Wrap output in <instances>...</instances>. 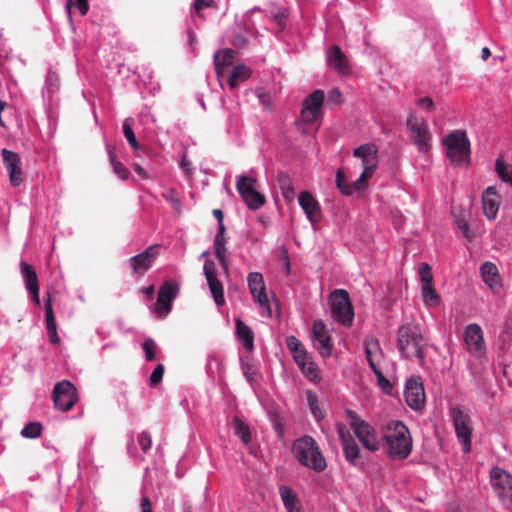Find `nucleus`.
Instances as JSON below:
<instances>
[{
    "mask_svg": "<svg viewBox=\"0 0 512 512\" xmlns=\"http://www.w3.org/2000/svg\"><path fill=\"white\" fill-rule=\"evenodd\" d=\"M447 157L456 165L465 163L469 158L470 143L464 131L455 130L444 139Z\"/></svg>",
    "mask_w": 512,
    "mask_h": 512,
    "instance_id": "nucleus-5",
    "label": "nucleus"
},
{
    "mask_svg": "<svg viewBox=\"0 0 512 512\" xmlns=\"http://www.w3.org/2000/svg\"><path fill=\"white\" fill-rule=\"evenodd\" d=\"M417 105L421 108H424L428 111H431L434 109V102L430 97H422L418 99Z\"/></svg>",
    "mask_w": 512,
    "mask_h": 512,
    "instance_id": "nucleus-54",
    "label": "nucleus"
},
{
    "mask_svg": "<svg viewBox=\"0 0 512 512\" xmlns=\"http://www.w3.org/2000/svg\"><path fill=\"white\" fill-rule=\"evenodd\" d=\"M279 495L287 512H300L301 504L293 489L287 485L279 487Z\"/></svg>",
    "mask_w": 512,
    "mask_h": 512,
    "instance_id": "nucleus-28",
    "label": "nucleus"
},
{
    "mask_svg": "<svg viewBox=\"0 0 512 512\" xmlns=\"http://www.w3.org/2000/svg\"><path fill=\"white\" fill-rule=\"evenodd\" d=\"M203 270L216 305H222L224 303V291L221 282L216 277L215 262L211 259L206 260Z\"/></svg>",
    "mask_w": 512,
    "mask_h": 512,
    "instance_id": "nucleus-21",
    "label": "nucleus"
},
{
    "mask_svg": "<svg viewBox=\"0 0 512 512\" xmlns=\"http://www.w3.org/2000/svg\"><path fill=\"white\" fill-rule=\"evenodd\" d=\"M134 170L136 171V173L143 177V178H147V174L145 172V170L138 164L134 165Z\"/></svg>",
    "mask_w": 512,
    "mask_h": 512,
    "instance_id": "nucleus-63",
    "label": "nucleus"
},
{
    "mask_svg": "<svg viewBox=\"0 0 512 512\" xmlns=\"http://www.w3.org/2000/svg\"><path fill=\"white\" fill-rule=\"evenodd\" d=\"M353 156L360 159L362 163L363 171L359 178L352 184H346L344 173L341 170H338L336 173L337 187L345 195H351L354 190H362L378 165V149L373 143H366L355 148Z\"/></svg>",
    "mask_w": 512,
    "mask_h": 512,
    "instance_id": "nucleus-1",
    "label": "nucleus"
},
{
    "mask_svg": "<svg viewBox=\"0 0 512 512\" xmlns=\"http://www.w3.org/2000/svg\"><path fill=\"white\" fill-rule=\"evenodd\" d=\"M292 453L302 466L315 472H322L327 467L326 459L318 443L309 435H304L294 441Z\"/></svg>",
    "mask_w": 512,
    "mask_h": 512,
    "instance_id": "nucleus-3",
    "label": "nucleus"
},
{
    "mask_svg": "<svg viewBox=\"0 0 512 512\" xmlns=\"http://www.w3.org/2000/svg\"><path fill=\"white\" fill-rule=\"evenodd\" d=\"M1 155L9 175L10 183L15 187L19 186L23 181L20 156L6 148L2 149Z\"/></svg>",
    "mask_w": 512,
    "mask_h": 512,
    "instance_id": "nucleus-20",
    "label": "nucleus"
},
{
    "mask_svg": "<svg viewBox=\"0 0 512 512\" xmlns=\"http://www.w3.org/2000/svg\"><path fill=\"white\" fill-rule=\"evenodd\" d=\"M490 482L501 504L512 509V475L500 467H494L490 472Z\"/></svg>",
    "mask_w": 512,
    "mask_h": 512,
    "instance_id": "nucleus-6",
    "label": "nucleus"
},
{
    "mask_svg": "<svg viewBox=\"0 0 512 512\" xmlns=\"http://www.w3.org/2000/svg\"><path fill=\"white\" fill-rule=\"evenodd\" d=\"M450 415L453 420L457 439L462 445L463 452L469 453L471 451V438L473 432L471 417L461 407L451 408Z\"/></svg>",
    "mask_w": 512,
    "mask_h": 512,
    "instance_id": "nucleus-8",
    "label": "nucleus"
},
{
    "mask_svg": "<svg viewBox=\"0 0 512 512\" xmlns=\"http://www.w3.org/2000/svg\"><path fill=\"white\" fill-rule=\"evenodd\" d=\"M421 279V296L423 303L427 307H438L441 304L440 295L432 285L431 267L427 263H422L419 268Z\"/></svg>",
    "mask_w": 512,
    "mask_h": 512,
    "instance_id": "nucleus-17",
    "label": "nucleus"
},
{
    "mask_svg": "<svg viewBox=\"0 0 512 512\" xmlns=\"http://www.w3.org/2000/svg\"><path fill=\"white\" fill-rule=\"evenodd\" d=\"M298 367L310 381L317 383L321 380L319 368L313 362L312 358L305 362L303 366Z\"/></svg>",
    "mask_w": 512,
    "mask_h": 512,
    "instance_id": "nucleus-37",
    "label": "nucleus"
},
{
    "mask_svg": "<svg viewBox=\"0 0 512 512\" xmlns=\"http://www.w3.org/2000/svg\"><path fill=\"white\" fill-rule=\"evenodd\" d=\"M235 55V50L230 48L219 50L214 54V66L218 75H221L225 68L232 64Z\"/></svg>",
    "mask_w": 512,
    "mask_h": 512,
    "instance_id": "nucleus-32",
    "label": "nucleus"
},
{
    "mask_svg": "<svg viewBox=\"0 0 512 512\" xmlns=\"http://www.w3.org/2000/svg\"><path fill=\"white\" fill-rule=\"evenodd\" d=\"M47 333H48L49 340H50L51 343L57 344V343L60 342V338H59V336L57 334V328L47 330Z\"/></svg>",
    "mask_w": 512,
    "mask_h": 512,
    "instance_id": "nucleus-58",
    "label": "nucleus"
},
{
    "mask_svg": "<svg viewBox=\"0 0 512 512\" xmlns=\"http://www.w3.org/2000/svg\"><path fill=\"white\" fill-rule=\"evenodd\" d=\"M404 397L407 405L415 410H422L425 406V391L421 377L412 376L405 382Z\"/></svg>",
    "mask_w": 512,
    "mask_h": 512,
    "instance_id": "nucleus-15",
    "label": "nucleus"
},
{
    "mask_svg": "<svg viewBox=\"0 0 512 512\" xmlns=\"http://www.w3.org/2000/svg\"><path fill=\"white\" fill-rule=\"evenodd\" d=\"M286 344L292 355L305 348L301 341L293 335L287 337Z\"/></svg>",
    "mask_w": 512,
    "mask_h": 512,
    "instance_id": "nucleus-49",
    "label": "nucleus"
},
{
    "mask_svg": "<svg viewBox=\"0 0 512 512\" xmlns=\"http://www.w3.org/2000/svg\"><path fill=\"white\" fill-rule=\"evenodd\" d=\"M74 5H75V3L73 2V0H67L65 3V8H66L69 19H71V9Z\"/></svg>",
    "mask_w": 512,
    "mask_h": 512,
    "instance_id": "nucleus-64",
    "label": "nucleus"
},
{
    "mask_svg": "<svg viewBox=\"0 0 512 512\" xmlns=\"http://www.w3.org/2000/svg\"><path fill=\"white\" fill-rule=\"evenodd\" d=\"M327 61L331 68L340 74L349 72L348 60L339 46L333 45L327 52Z\"/></svg>",
    "mask_w": 512,
    "mask_h": 512,
    "instance_id": "nucleus-27",
    "label": "nucleus"
},
{
    "mask_svg": "<svg viewBox=\"0 0 512 512\" xmlns=\"http://www.w3.org/2000/svg\"><path fill=\"white\" fill-rule=\"evenodd\" d=\"M248 287L254 301L263 310V315L272 316L270 301L266 293V286L263 276L259 272H251L248 274Z\"/></svg>",
    "mask_w": 512,
    "mask_h": 512,
    "instance_id": "nucleus-13",
    "label": "nucleus"
},
{
    "mask_svg": "<svg viewBox=\"0 0 512 512\" xmlns=\"http://www.w3.org/2000/svg\"><path fill=\"white\" fill-rule=\"evenodd\" d=\"M133 123H134V119L133 118H131V117L126 118L124 123H123V133H124V136L127 139L128 143L131 145V147L134 150H138L139 149V144L137 142L136 136H135V134L133 132V129H132Z\"/></svg>",
    "mask_w": 512,
    "mask_h": 512,
    "instance_id": "nucleus-40",
    "label": "nucleus"
},
{
    "mask_svg": "<svg viewBox=\"0 0 512 512\" xmlns=\"http://www.w3.org/2000/svg\"><path fill=\"white\" fill-rule=\"evenodd\" d=\"M372 371L375 374V376L377 377V383H378L379 387L385 393H389L392 390L391 383L387 378H385V376L383 375L380 368L378 367V368L372 369Z\"/></svg>",
    "mask_w": 512,
    "mask_h": 512,
    "instance_id": "nucleus-45",
    "label": "nucleus"
},
{
    "mask_svg": "<svg viewBox=\"0 0 512 512\" xmlns=\"http://www.w3.org/2000/svg\"><path fill=\"white\" fill-rule=\"evenodd\" d=\"M213 0H195L194 1V9L196 12H200L204 8L213 6Z\"/></svg>",
    "mask_w": 512,
    "mask_h": 512,
    "instance_id": "nucleus-55",
    "label": "nucleus"
},
{
    "mask_svg": "<svg viewBox=\"0 0 512 512\" xmlns=\"http://www.w3.org/2000/svg\"><path fill=\"white\" fill-rule=\"evenodd\" d=\"M232 427L234 429V433L241 439V441L245 445H248L251 441V432L249 426L239 417H234L232 420Z\"/></svg>",
    "mask_w": 512,
    "mask_h": 512,
    "instance_id": "nucleus-34",
    "label": "nucleus"
},
{
    "mask_svg": "<svg viewBox=\"0 0 512 512\" xmlns=\"http://www.w3.org/2000/svg\"><path fill=\"white\" fill-rule=\"evenodd\" d=\"M46 84H47V87L48 89H52L53 91L57 89V78L54 74L52 73H49L47 78H46Z\"/></svg>",
    "mask_w": 512,
    "mask_h": 512,
    "instance_id": "nucleus-57",
    "label": "nucleus"
},
{
    "mask_svg": "<svg viewBox=\"0 0 512 512\" xmlns=\"http://www.w3.org/2000/svg\"><path fill=\"white\" fill-rule=\"evenodd\" d=\"M364 349L371 370L378 368L383 359V352L379 341L374 337H367L364 341Z\"/></svg>",
    "mask_w": 512,
    "mask_h": 512,
    "instance_id": "nucleus-25",
    "label": "nucleus"
},
{
    "mask_svg": "<svg viewBox=\"0 0 512 512\" xmlns=\"http://www.w3.org/2000/svg\"><path fill=\"white\" fill-rule=\"evenodd\" d=\"M307 403L311 410V413L317 420H321L324 417V414L319 406V400L316 393L313 391L306 392Z\"/></svg>",
    "mask_w": 512,
    "mask_h": 512,
    "instance_id": "nucleus-39",
    "label": "nucleus"
},
{
    "mask_svg": "<svg viewBox=\"0 0 512 512\" xmlns=\"http://www.w3.org/2000/svg\"><path fill=\"white\" fill-rule=\"evenodd\" d=\"M52 398L56 409L69 411L78 401L77 389L68 380L60 381L54 386Z\"/></svg>",
    "mask_w": 512,
    "mask_h": 512,
    "instance_id": "nucleus-12",
    "label": "nucleus"
},
{
    "mask_svg": "<svg viewBox=\"0 0 512 512\" xmlns=\"http://www.w3.org/2000/svg\"><path fill=\"white\" fill-rule=\"evenodd\" d=\"M42 425L39 422H30L26 424L20 434L24 438L36 439L41 435Z\"/></svg>",
    "mask_w": 512,
    "mask_h": 512,
    "instance_id": "nucleus-42",
    "label": "nucleus"
},
{
    "mask_svg": "<svg viewBox=\"0 0 512 512\" xmlns=\"http://www.w3.org/2000/svg\"><path fill=\"white\" fill-rule=\"evenodd\" d=\"M495 171L503 182L512 187V165L505 164L502 158H498L495 163Z\"/></svg>",
    "mask_w": 512,
    "mask_h": 512,
    "instance_id": "nucleus-36",
    "label": "nucleus"
},
{
    "mask_svg": "<svg viewBox=\"0 0 512 512\" xmlns=\"http://www.w3.org/2000/svg\"><path fill=\"white\" fill-rule=\"evenodd\" d=\"M142 348L147 361H153L156 359L157 344L152 338H147L142 344Z\"/></svg>",
    "mask_w": 512,
    "mask_h": 512,
    "instance_id": "nucleus-44",
    "label": "nucleus"
},
{
    "mask_svg": "<svg viewBox=\"0 0 512 512\" xmlns=\"http://www.w3.org/2000/svg\"><path fill=\"white\" fill-rule=\"evenodd\" d=\"M159 254V246L151 245L144 252L129 259L133 274L143 276L153 265Z\"/></svg>",
    "mask_w": 512,
    "mask_h": 512,
    "instance_id": "nucleus-18",
    "label": "nucleus"
},
{
    "mask_svg": "<svg viewBox=\"0 0 512 512\" xmlns=\"http://www.w3.org/2000/svg\"><path fill=\"white\" fill-rule=\"evenodd\" d=\"M256 180L252 177L244 175L237 176L236 188L240 196H244L250 191L255 190Z\"/></svg>",
    "mask_w": 512,
    "mask_h": 512,
    "instance_id": "nucleus-38",
    "label": "nucleus"
},
{
    "mask_svg": "<svg viewBox=\"0 0 512 512\" xmlns=\"http://www.w3.org/2000/svg\"><path fill=\"white\" fill-rule=\"evenodd\" d=\"M407 129L410 139L420 153L427 154L431 149V138L429 127L426 121L410 114L407 118Z\"/></svg>",
    "mask_w": 512,
    "mask_h": 512,
    "instance_id": "nucleus-7",
    "label": "nucleus"
},
{
    "mask_svg": "<svg viewBox=\"0 0 512 512\" xmlns=\"http://www.w3.org/2000/svg\"><path fill=\"white\" fill-rule=\"evenodd\" d=\"M330 305L333 318L344 326L353 322L354 312L349 294L343 289H336L330 296Z\"/></svg>",
    "mask_w": 512,
    "mask_h": 512,
    "instance_id": "nucleus-9",
    "label": "nucleus"
},
{
    "mask_svg": "<svg viewBox=\"0 0 512 512\" xmlns=\"http://www.w3.org/2000/svg\"><path fill=\"white\" fill-rule=\"evenodd\" d=\"M245 43H246V39L243 36H241V35L235 36L234 41H233V44L235 46H243Z\"/></svg>",
    "mask_w": 512,
    "mask_h": 512,
    "instance_id": "nucleus-61",
    "label": "nucleus"
},
{
    "mask_svg": "<svg viewBox=\"0 0 512 512\" xmlns=\"http://www.w3.org/2000/svg\"><path fill=\"white\" fill-rule=\"evenodd\" d=\"M142 512H152L151 502L148 497L143 496L141 499Z\"/></svg>",
    "mask_w": 512,
    "mask_h": 512,
    "instance_id": "nucleus-59",
    "label": "nucleus"
},
{
    "mask_svg": "<svg viewBox=\"0 0 512 512\" xmlns=\"http://www.w3.org/2000/svg\"><path fill=\"white\" fill-rule=\"evenodd\" d=\"M241 369L246 377V379L252 383L254 381V376L256 374V370L254 368V365L249 361L245 360L244 358L241 359Z\"/></svg>",
    "mask_w": 512,
    "mask_h": 512,
    "instance_id": "nucleus-46",
    "label": "nucleus"
},
{
    "mask_svg": "<svg viewBox=\"0 0 512 512\" xmlns=\"http://www.w3.org/2000/svg\"><path fill=\"white\" fill-rule=\"evenodd\" d=\"M76 7L81 15H86L89 11L88 0H76Z\"/></svg>",
    "mask_w": 512,
    "mask_h": 512,
    "instance_id": "nucleus-56",
    "label": "nucleus"
},
{
    "mask_svg": "<svg viewBox=\"0 0 512 512\" xmlns=\"http://www.w3.org/2000/svg\"><path fill=\"white\" fill-rule=\"evenodd\" d=\"M251 76V69L245 65H236L232 68L228 84L231 89H236L239 83L246 81Z\"/></svg>",
    "mask_w": 512,
    "mask_h": 512,
    "instance_id": "nucleus-33",
    "label": "nucleus"
},
{
    "mask_svg": "<svg viewBox=\"0 0 512 512\" xmlns=\"http://www.w3.org/2000/svg\"><path fill=\"white\" fill-rule=\"evenodd\" d=\"M482 204L484 215L489 220H494L497 216L500 206V195L493 186L487 187L482 194Z\"/></svg>",
    "mask_w": 512,
    "mask_h": 512,
    "instance_id": "nucleus-24",
    "label": "nucleus"
},
{
    "mask_svg": "<svg viewBox=\"0 0 512 512\" xmlns=\"http://www.w3.org/2000/svg\"><path fill=\"white\" fill-rule=\"evenodd\" d=\"M180 169L186 175V177L190 178L193 175V168L191 162L188 160L185 153L182 154L181 160L179 163Z\"/></svg>",
    "mask_w": 512,
    "mask_h": 512,
    "instance_id": "nucleus-51",
    "label": "nucleus"
},
{
    "mask_svg": "<svg viewBox=\"0 0 512 512\" xmlns=\"http://www.w3.org/2000/svg\"><path fill=\"white\" fill-rule=\"evenodd\" d=\"M324 100V91L320 89L313 91L304 99L301 109V117L306 124H312L322 117Z\"/></svg>",
    "mask_w": 512,
    "mask_h": 512,
    "instance_id": "nucleus-14",
    "label": "nucleus"
},
{
    "mask_svg": "<svg viewBox=\"0 0 512 512\" xmlns=\"http://www.w3.org/2000/svg\"><path fill=\"white\" fill-rule=\"evenodd\" d=\"M21 275L25 282V287L29 291L32 301L40 305L39 285L36 271L28 263L22 261L20 264Z\"/></svg>",
    "mask_w": 512,
    "mask_h": 512,
    "instance_id": "nucleus-22",
    "label": "nucleus"
},
{
    "mask_svg": "<svg viewBox=\"0 0 512 512\" xmlns=\"http://www.w3.org/2000/svg\"><path fill=\"white\" fill-rule=\"evenodd\" d=\"M425 339L420 327L413 322H406L398 328L397 349L404 358H417L424 362Z\"/></svg>",
    "mask_w": 512,
    "mask_h": 512,
    "instance_id": "nucleus-2",
    "label": "nucleus"
},
{
    "mask_svg": "<svg viewBox=\"0 0 512 512\" xmlns=\"http://www.w3.org/2000/svg\"><path fill=\"white\" fill-rule=\"evenodd\" d=\"M179 292V286L176 282L165 281L158 293L155 305V313L159 318H165L172 309V302L175 300Z\"/></svg>",
    "mask_w": 512,
    "mask_h": 512,
    "instance_id": "nucleus-16",
    "label": "nucleus"
},
{
    "mask_svg": "<svg viewBox=\"0 0 512 512\" xmlns=\"http://www.w3.org/2000/svg\"><path fill=\"white\" fill-rule=\"evenodd\" d=\"M482 280L488 287L496 292L501 287L500 275L497 266L489 261L484 262L480 267Z\"/></svg>",
    "mask_w": 512,
    "mask_h": 512,
    "instance_id": "nucleus-26",
    "label": "nucleus"
},
{
    "mask_svg": "<svg viewBox=\"0 0 512 512\" xmlns=\"http://www.w3.org/2000/svg\"><path fill=\"white\" fill-rule=\"evenodd\" d=\"M312 341L322 357L332 353L331 336L322 320H315L312 325Z\"/></svg>",
    "mask_w": 512,
    "mask_h": 512,
    "instance_id": "nucleus-19",
    "label": "nucleus"
},
{
    "mask_svg": "<svg viewBox=\"0 0 512 512\" xmlns=\"http://www.w3.org/2000/svg\"><path fill=\"white\" fill-rule=\"evenodd\" d=\"M44 301L46 330L55 329L57 328V324L53 313L51 297L49 292L46 294V298Z\"/></svg>",
    "mask_w": 512,
    "mask_h": 512,
    "instance_id": "nucleus-41",
    "label": "nucleus"
},
{
    "mask_svg": "<svg viewBox=\"0 0 512 512\" xmlns=\"http://www.w3.org/2000/svg\"><path fill=\"white\" fill-rule=\"evenodd\" d=\"M154 291H155L154 285L143 287L141 289V292L144 293L149 298H151L153 296Z\"/></svg>",
    "mask_w": 512,
    "mask_h": 512,
    "instance_id": "nucleus-60",
    "label": "nucleus"
},
{
    "mask_svg": "<svg viewBox=\"0 0 512 512\" xmlns=\"http://www.w3.org/2000/svg\"><path fill=\"white\" fill-rule=\"evenodd\" d=\"M137 441H138V444H139L141 450L144 453H146L151 448L152 439H151V435L148 432L143 431V432L139 433L137 435Z\"/></svg>",
    "mask_w": 512,
    "mask_h": 512,
    "instance_id": "nucleus-48",
    "label": "nucleus"
},
{
    "mask_svg": "<svg viewBox=\"0 0 512 512\" xmlns=\"http://www.w3.org/2000/svg\"><path fill=\"white\" fill-rule=\"evenodd\" d=\"M463 340L468 353L477 360L485 358L487 348L482 328L477 323L468 324L463 333Z\"/></svg>",
    "mask_w": 512,
    "mask_h": 512,
    "instance_id": "nucleus-11",
    "label": "nucleus"
},
{
    "mask_svg": "<svg viewBox=\"0 0 512 512\" xmlns=\"http://www.w3.org/2000/svg\"><path fill=\"white\" fill-rule=\"evenodd\" d=\"M292 356L298 366H303L305 362L312 358L305 348L294 353Z\"/></svg>",
    "mask_w": 512,
    "mask_h": 512,
    "instance_id": "nucleus-52",
    "label": "nucleus"
},
{
    "mask_svg": "<svg viewBox=\"0 0 512 512\" xmlns=\"http://www.w3.org/2000/svg\"><path fill=\"white\" fill-rule=\"evenodd\" d=\"M298 202L311 223H317L321 218V209L317 200L311 193L303 191L298 195Z\"/></svg>",
    "mask_w": 512,
    "mask_h": 512,
    "instance_id": "nucleus-23",
    "label": "nucleus"
},
{
    "mask_svg": "<svg viewBox=\"0 0 512 512\" xmlns=\"http://www.w3.org/2000/svg\"><path fill=\"white\" fill-rule=\"evenodd\" d=\"M213 215L215 216V218L218 220L219 222V226L221 224H223V212L220 210V209H214L213 210Z\"/></svg>",
    "mask_w": 512,
    "mask_h": 512,
    "instance_id": "nucleus-62",
    "label": "nucleus"
},
{
    "mask_svg": "<svg viewBox=\"0 0 512 512\" xmlns=\"http://www.w3.org/2000/svg\"><path fill=\"white\" fill-rule=\"evenodd\" d=\"M383 440L388 449V453L392 457L405 459L409 456L412 450V438L407 426L398 420H393L387 423Z\"/></svg>",
    "mask_w": 512,
    "mask_h": 512,
    "instance_id": "nucleus-4",
    "label": "nucleus"
},
{
    "mask_svg": "<svg viewBox=\"0 0 512 512\" xmlns=\"http://www.w3.org/2000/svg\"><path fill=\"white\" fill-rule=\"evenodd\" d=\"M224 232H225V226H224V224H221L218 229V233L216 234L215 239H214V250H215V255H216L221 267L225 271H227L228 262H227V249L225 247Z\"/></svg>",
    "mask_w": 512,
    "mask_h": 512,
    "instance_id": "nucleus-30",
    "label": "nucleus"
},
{
    "mask_svg": "<svg viewBox=\"0 0 512 512\" xmlns=\"http://www.w3.org/2000/svg\"><path fill=\"white\" fill-rule=\"evenodd\" d=\"M108 155L110 163L113 166L114 173L121 179H127L129 176V171L121 162L116 160L115 155L111 149H108Z\"/></svg>",
    "mask_w": 512,
    "mask_h": 512,
    "instance_id": "nucleus-43",
    "label": "nucleus"
},
{
    "mask_svg": "<svg viewBox=\"0 0 512 512\" xmlns=\"http://www.w3.org/2000/svg\"><path fill=\"white\" fill-rule=\"evenodd\" d=\"M163 374H164V366L162 364H158L154 370L152 371L151 375H150V378H149V385L151 387H155L157 386L162 378H163Z\"/></svg>",
    "mask_w": 512,
    "mask_h": 512,
    "instance_id": "nucleus-47",
    "label": "nucleus"
},
{
    "mask_svg": "<svg viewBox=\"0 0 512 512\" xmlns=\"http://www.w3.org/2000/svg\"><path fill=\"white\" fill-rule=\"evenodd\" d=\"M249 209L257 210L265 203V197L256 189L241 197Z\"/></svg>",
    "mask_w": 512,
    "mask_h": 512,
    "instance_id": "nucleus-35",
    "label": "nucleus"
},
{
    "mask_svg": "<svg viewBox=\"0 0 512 512\" xmlns=\"http://www.w3.org/2000/svg\"><path fill=\"white\" fill-rule=\"evenodd\" d=\"M281 190L285 199L292 200L294 198V188L289 179L281 181Z\"/></svg>",
    "mask_w": 512,
    "mask_h": 512,
    "instance_id": "nucleus-50",
    "label": "nucleus"
},
{
    "mask_svg": "<svg viewBox=\"0 0 512 512\" xmlns=\"http://www.w3.org/2000/svg\"><path fill=\"white\" fill-rule=\"evenodd\" d=\"M342 102V94L339 89L334 88L329 92L328 103L338 105Z\"/></svg>",
    "mask_w": 512,
    "mask_h": 512,
    "instance_id": "nucleus-53",
    "label": "nucleus"
},
{
    "mask_svg": "<svg viewBox=\"0 0 512 512\" xmlns=\"http://www.w3.org/2000/svg\"><path fill=\"white\" fill-rule=\"evenodd\" d=\"M350 427L362 445L371 452L380 449V441L375 429L366 421L361 420L355 412H349Z\"/></svg>",
    "mask_w": 512,
    "mask_h": 512,
    "instance_id": "nucleus-10",
    "label": "nucleus"
},
{
    "mask_svg": "<svg viewBox=\"0 0 512 512\" xmlns=\"http://www.w3.org/2000/svg\"><path fill=\"white\" fill-rule=\"evenodd\" d=\"M342 447L347 462L352 466H359L360 449L355 440L351 436H342Z\"/></svg>",
    "mask_w": 512,
    "mask_h": 512,
    "instance_id": "nucleus-31",
    "label": "nucleus"
},
{
    "mask_svg": "<svg viewBox=\"0 0 512 512\" xmlns=\"http://www.w3.org/2000/svg\"><path fill=\"white\" fill-rule=\"evenodd\" d=\"M235 326L237 339L242 343L243 347L248 352L253 351L254 333L251 328L240 319L235 320Z\"/></svg>",
    "mask_w": 512,
    "mask_h": 512,
    "instance_id": "nucleus-29",
    "label": "nucleus"
}]
</instances>
